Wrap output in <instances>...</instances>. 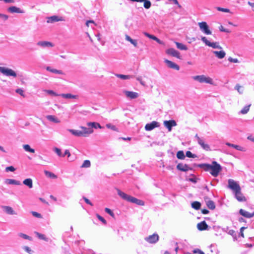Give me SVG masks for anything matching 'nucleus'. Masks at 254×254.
I'll use <instances>...</instances> for the list:
<instances>
[{
    "label": "nucleus",
    "mask_w": 254,
    "mask_h": 254,
    "mask_svg": "<svg viewBox=\"0 0 254 254\" xmlns=\"http://www.w3.org/2000/svg\"><path fill=\"white\" fill-rule=\"evenodd\" d=\"M228 188L235 193L236 199L240 202L246 201L247 199L241 192L240 185L234 180L229 179L228 180Z\"/></svg>",
    "instance_id": "f257e3e1"
},
{
    "label": "nucleus",
    "mask_w": 254,
    "mask_h": 254,
    "mask_svg": "<svg viewBox=\"0 0 254 254\" xmlns=\"http://www.w3.org/2000/svg\"><path fill=\"white\" fill-rule=\"evenodd\" d=\"M199 167L205 171L209 172L214 177L218 176L222 170L221 166L216 161H213L211 164H201L199 165Z\"/></svg>",
    "instance_id": "f03ea898"
},
{
    "label": "nucleus",
    "mask_w": 254,
    "mask_h": 254,
    "mask_svg": "<svg viewBox=\"0 0 254 254\" xmlns=\"http://www.w3.org/2000/svg\"><path fill=\"white\" fill-rule=\"evenodd\" d=\"M117 192L118 195L120 196L124 200H126L128 202L135 203L139 205L143 206L144 205V202L143 201L138 199L131 195H128L125 193V192L122 191L120 190H117Z\"/></svg>",
    "instance_id": "7ed1b4c3"
},
{
    "label": "nucleus",
    "mask_w": 254,
    "mask_h": 254,
    "mask_svg": "<svg viewBox=\"0 0 254 254\" xmlns=\"http://www.w3.org/2000/svg\"><path fill=\"white\" fill-rule=\"evenodd\" d=\"M194 80L198 81L200 83H206L210 84H213V80L211 78L208 76H206L204 75H196L192 77Z\"/></svg>",
    "instance_id": "20e7f679"
},
{
    "label": "nucleus",
    "mask_w": 254,
    "mask_h": 254,
    "mask_svg": "<svg viewBox=\"0 0 254 254\" xmlns=\"http://www.w3.org/2000/svg\"><path fill=\"white\" fill-rule=\"evenodd\" d=\"M198 26L201 31L206 35H211L212 32L209 28V27L206 22H201L198 23Z\"/></svg>",
    "instance_id": "39448f33"
},
{
    "label": "nucleus",
    "mask_w": 254,
    "mask_h": 254,
    "mask_svg": "<svg viewBox=\"0 0 254 254\" xmlns=\"http://www.w3.org/2000/svg\"><path fill=\"white\" fill-rule=\"evenodd\" d=\"M0 72L6 76H16V74L14 71L5 67L0 66Z\"/></svg>",
    "instance_id": "423d86ee"
},
{
    "label": "nucleus",
    "mask_w": 254,
    "mask_h": 254,
    "mask_svg": "<svg viewBox=\"0 0 254 254\" xmlns=\"http://www.w3.org/2000/svg\"><path fill=\"white\" fill-rule=\"evenodd\" d=\"M195 137L196 138L198 143L201 146V147L205 150L206 151H210V147L209 145L206 143L204 140L199 137L197 134L195 135Z\"/></svg>",
    "instance_id": "0eeeda50"
},
{
    "label": "nucleus",
    "mask_w": 254,
    "mask_h": 254,
    "mask_svg": "<svg viewBox=\"0 0 254 254\" xmlns=\"http://www.w3.org/2000/svg\"><path fill=\"white\" fill-rule=\"evenodd\" d=\"M201 40L206 45L212 47L213 48H218L221 49L222 47L218 45V43L209 42L205 37H202Z\"/></svg>",
    "instance_id": "6e6552de"
},
{
    "label": "nucleus",
    "mask_w": 254,
    "mask_h": 254,
    "mask_svg": "<svg viewBox=\"0 0 254 254\" xmlns=\"http://www.w3.org/2000/svg\"><path fill=\"white\" fill-rule=\"evenodd\" d=\"M239 213L243 216L247 218H251L254 216V210L251 208V211H247L243 209H240Z\"/></svg>",
    "instance_id": "1a4fd4ad"
},
{
    "label": "nucleus",
    "mask_w": 254,
    "mask_h": 254,
    "mask_svg": "<svg viewBox=\"0 0 254 254\" xmlns=\"http://www.w3.org/2000/svg\"><path fill=\"white\" fill-rule=\"evenodd\" d=\"M159 240V236L157 234H153L145 238V240L150 244H154Z\"/></svg>",
    "instance_id": "9d476101"
},
{
    "label": "nucleus",
    "mask_w": 254,
    "mask_h": 254,
    "mask_svg": "<svg viewBox=\"0 0 254 254\" xmlns=\"http://www.w3.org/2000/svg\"><path fill=\"white\" fill-rule=\"evenodd\" d=\"M163 125L168 129L169 131H171L172 130V127L177 126V123L175 120H171L164 121Z\"/></svg>",
    "instance_id": "9b49d317"
},
{
    "label": "nucleus",
    "mask_w": 254,
    "mask_h": 254,
    "mask_svg": "<svg viewBox=\"0 0 254 254\" xmlns=\"http://www.w3.org/2000/svg\"><path fill=\"white\" fill-rule=\"evenodd\" d=\"M160 126L159 123L156 121H153L151 123L147 124L145 126L146 130L150 131L153 129L155 127H158Z\"/></svg>",
    "instance_id": "f8f14e48"
},
{
    "label": "nucleus",
    "mask_w": 254,
    "mask_h": 254,
    "mask_svg": "<svg viewBox=\"0 0 254 254\" xmlns=\"http://www.w3.org/2000/svg\"><path fill=\"white\" fill-rule=\"evenodd\" d=\"M166 53L168 55H171L173 57H176L178 59H180L181 57L180 53L173 48H170L166 51Z\"/></svg>",
    "instance_id": "ddd939ff"
},
{
    "label": "nucleus",
    "mask_w": 254,
    "mask_h": 254,
    "mask_svg": "<svg viewBox=\"0 0 254 254\" xmlns=\"http://www.w3.org/2000/svg\"><path fill=\"white\" fill-rule=\"evenodd\" d=\"M124 92L126 95V97L130 99L137 98L139 96L138 93L135 92L125 91Z\"/></svg>",
    "instance_id": "4468645a"
},
{
    "label": "nucleus",
    "mask_w": 254,
    "mask_h": 254,
    "mask_svg": "<svg viewBox=\"0 0 254 254\" xmlns=\"http://www.w3.org/2000/svg\"><path fill=\"white\" fill-rule=\"evenodd\" d=\"M63 19L62 17H59L57 15H53L47 18V22L48 23H52L55 22L63 21Z\"/></svg>",
    "instance_id": "2eb2a0df"
},
{
    "label": "nucleus",
    "mask_w": 254,
    "mask_h": 254,
    "mask_svg": "<svg viewBox=\"0 0 254 254\" xmlns=\"http://www.w3.org/2000/svg\"><path fill=\"white\" fill-rule=\"evenodd\" d=\"M177 168L182 171L186 172L189 170H191L192 169L187 164H183L179 163L177 166Z\"/></svg>",
    "instance_id": "dca6fc26"
},
{
    "label": "nucleus",
    "mask_w": 254,
    "mask_h": 254,
    "mask_svg": "<svg viewBox=\"0 0 254 254\" xmlns=\"http://www.w3.org/2000/svg\"><path fill=\"white\" fill-rule=\"evenodd\" d=\"M204 198L206 201L207 206L209 209L213 210L215 208V204L212 200H209L207 196L204 197Z\"/></svg>",
    "instance_id": "f3484780"
},
{
    "label": "nucleus",
    "mask_w": 254,
    "mask_h": 254,
    "mask_svg": "<svg viewBox=\"0 0 254 254\" xmlns=\"http://www.w3.org/2000/svg\"><path fill=\"white\" fill-rule=\"evenodd\" d=\"M165 62L170 68H173L177 70H179V66L175 63L168 60H165Z\"/></svg>",
    "instance_id": "a211bd4d"
},
{
    "label": "nucleus",
    "mask_w": 254,
    "mask_h": 254,
    "mask_svg": "<svg viewBox=\"0 0 254 254\" xmlns=\"http://www.w3.org/2000/svg\"><path fill=\"white\" fill-rule=\"evenodd\" d=\"M208 226L205 221H203L197 224V228L199 231H204L208 229Z\"/></svg>",
    "instance_id": "6ab92c4d"
},
{
    "label": "nucleus",
    "mask_w": 254,
    "mask_h": 254,
    "mask_svg": "<svg viewBox=\"0 0 254 254\" xmlns=\"http://www.w3.org/2000/svg\"><path fill=\"white\" fill-rule=\"evenodd\" d=\"M7 11L10 13H23V10H21L20 8L17 7L15 6H12L8 8Z\"/></svg>",
    "instance_id": "aec40b11"
},
{
    "label": "nucleus",
    "mask_w": 254,
    "mask_h": 254,
    "mask_svg": "<svg viewBox=\"0 0 254 254\" xmlns=\"http://www.w3.org/2000/svg\"><path fill=\"white\" fill-rule=\"evenodd\" d=\"M81 128L82 129L81 131L83 134V136H86L87 134H91L93 132V129L91 128H88L86 127H81Z\"/></svg>",
    "instance_id": "412c9836"
},
{
    "label": "nucleus",
    "mask_w": 254,
    "mask_h": 254,
    "mask_svg": "<svg viewBox=\"0 0 254 254\" xmlns=\"http://www.w3.org/2000/svg\"><path fill=\"white\" fill-rule=\"evenodd\" d=\"M213 53L219 59H223L226 55V53L223 51H214Z\"/></svg>",
    "instance_id": "4be33fe9"
},
{
    "label": "nucleus",
    "mask_w": 254,
    "mask_h": 254,
    "mask_svg": "<svg viewBox=\"0 0 254 254\" xmlns=\"http://www.w3.org/2000/svg\"><path fill=\"white\" fill-rule=\"evenodd\" d=\"M46 118L49 121L55 123H59L60 121L56 118L55 116L53 115H48L46 116Z\"/></svg>",
    "instance_id": "5701e85b"
},
{
    "label": "nucleus",
    "mask_w": 254,
    "mask_h": 254,
    "mask_svg": "<svg viewBox=\"0 0 254 254\" xmlns=\"http://www.w3.org/2000/svg\"><path fill=\"white\" fill-rule=\"evenodd\" d=\"M69 131L74 135L77 136H83V134L82 133L81 130H74V129H69Z\"/></svg>",
    "instance_id": "b1692460"
},
{
    "label": "nucleus",
    "mask_w": 254,
    "mask_h": 254,
    "mask_svg": "<svg viewBox=\"0 0 254 254\" xmlns=\"http://www.w3.org/2000/svg\"><path fill=\"white\" fill-rule=\"evenodd\" d=\"M24 185L28 186L29 188L33 187V182L31 179H26L23 182Z\"/></svg>",
    "instance_id": "393cba45"
},
{
    "label": "nucleus",
    "mask_w": 254,
    "mask_h": 254,
    "mask_svg": "<svg viewBox=\"0 0 254 254\" xmlns=\"http://www.w3.org/2000/svg\"><path fill=\"white\" fill-rule=\"evenodd\" d=\"M38 45L42 47H53L52 43L47 41H41L38 43Z\"/></svg>",
    "instance_id": "a878e982"
},
{
    "label": "nucleus",
    "mask_w": 254,
    "mask_h": 254,
    "mask_svg": "<svg viewBox=\"0 0 254 254\" xmlns=\"http://www.w3.org/2000/svg\"><path fill=\"white\" fill-rule=\"evenodd\" d=\"M126 39L131 43L134 47H136L137 46V42L136 40L132 39L128 35H126Z\"/></svg>",
    "instance_id": "bb28decb"
},
{
    "label": "nucleus",
    "mask_w": 254,
    "mask_h": 254,
    "mask_svg": "<svg viewBox=\"0 0 254 254\" xmlns=\"http://www.w3.org/2000/svg\"><path fill=\"white\" fill-rule=\"evenodd\" d=\"M46 69L51 72H53V73H57V74H63V72L62 70H57L56 69H54V68H51V67L50 66H47L46 67Z\"/></svg>",
    "instance_id": "cd10ccee"
},
{
    "label": "nucleus",
    "mask_w": 254,
    "mask_h": 254,
    "mask_svg": "<svg viewBox=\"0 0 254 254\" xmlns=\"http://www.w3.org/2000/svg\"><path fill=\"white\" fill-rule=\"evenodd\" d=\"M87 125L89 127H94V128H102V127L100 126V125L98 123H96V122H90V123H88L87 124Z\"/></svg>",
    "instance_id": "c85d7f7f"
},
{
    "label": "nucleus",
    "mask_w": 254,
    "mask_h": 254,
    "mask_svg": "<svg viewBox=\"0 0 254 254\" xmlns=\"http://www.w3.org/2000/svg\"><path fill=\"white\" fill-rule=\"evenodd\" d=\"M191 205V207L194 209L198 210L200 208L201 204L199 202L195 201L192 202Z\"/></svg>",
    "instance_id": "c756f323"
},
{
    "label": "nucleus",
    "mask_w": 254,
    "mask_h": 254,
    "mask_svg": "<svg viewBox=\"0 0 254 254\" xmlns=\"http://www.w3.org/2000/svg\"><path fill=\"white\" fill-rule=\"evenodd\" d=\"M44 173L49 178L52 179H56L57 178V176L51 172L45 170L44 171Z\"/></svg>",
    "instance_id": "7c9ffc66"
},
{
    "label": "nucleus",
    "mask_w": 254,
    "mask_h": 254,
    "mask_svg": "<svg viewBox=\"0 0 254 254\" xmlns=\"http://www.w3.org/2000/svg\"><path fill=\"white\" fill-rule=\"evenodd\" d=\"M4 210L5 212L9 214H15V212L13 210L12 208L10 206H5L3 207Z\"/></svg>",
    "instance_id": "2f4dec72"
},
{
    "label": "nucleus",
    "mask_w": 254,
    "mask_h": 254,
    "mask_svg": "<svg viewBox=\"0 0 254 254\" xmlns=\"http://www.w3.org/2000/svg\"><path fill=\"white\" fill-rule=\"evenodd\" d=\"M251 106V104H250L248 106H246L241 110L240 113L243 115L246 114L249 111Z\"/></svg>",
    "instance_id": "473e14b6"
},
{
    "label": "nucleus",
    "mask_w": 254,
    "mask_h": 254,
    "mask_svg": "<svg viewBox=\"0 0 254 254\" xmlns=\"http://www.w3.org/2000/svg\"><path fill=\"white\" fill-rule=\"evenodd\" d=\"M6 182L8 184H12L16 185H20L21 184L20 182L17 181L13 179H7L6 180Z\"/></svg>",
    "instance_id": "72a5a7b5"
},
{
    "label": "nucleus",
    "mask_w": 254,
    "mask_h": 254,
    "mask_svg": "<svg viewBox=\"0 0 254 254\" xmlns=\"http://www.w3.org/2000/svg\"><path fill=\"white\" fill-rule=\"evenodd\" d=\"M176 45L177 46V47L181 50H187L188 49L186 46L183 44L182 43H180L179 42H176Z\"/></svg>",
    "instance_id": "f704fd0d"
},
{
    "label": "nucleus",
    "mask_w": 254,
    "mask_h": 254,
    "mask_svg": "<svg viewBox=\"0 0 254 254\" xmlns=\"http://www.w3.org/2000/svg\"><path fill=\"white\" fill-rule=\"evenodd\" d=\"M23 147L25 150L27 152H29L32 153H34L35 152L34 149L31 148L30 145L28 144H25L23 146Z\"/></svg>",
    "instance_id": "c9c22d12"
},
{
    "label": "nucleus",
    "mask_w": 254,
    "mask_h": 254,
    "mask_svg": "<svg viewBox=\"0 0 254 254\" xmlns=\"http://www.w3.org/2000/svg\"><path fill=\"white\" fill-rule=\"evenodd\" d=\"M177 157L179 159H181V160L184 159L185 158V156L183 151H182V150L179 151L177 153Z\"/></svg>",
    "instance_id": "e433bc0d"
},
{
    "label": "nucleus",
    "mask_w": 254,
    "mask_h": 254,
    "mask_svg": "<svg viewBox=\"0 0 254 254\" xmlns=\"http://www.w3.org/2000/svg\"><path fill=\"white\" fill-rule=\"evenodd\" d=\"M61 96L65 98H76V96L73 95L70 93L62 94Z\"/></svg>",
    "instance_id": "4c0bfd02"
},
{
    "label": "nucleus",
    "mask_w": 254,
    "mask_h": 254,
    "mask_svg": "<svg viewBox=\"0 0 254 254\" xmlns=\"http://www.w3.org/2000/svg\"><path fill=\"white\" fill-rule=\"evenodd\" d=\"M90 165V161L88 160H86L83 162V164L81 166V168H88Z\"/></svg>",
    "instance_id": "58836bf2"
},
{
    "label": "nucleus",
    "mask_w": 254,
    "mask_h": 254,
    "mask_svg": "<svg viewBox=\"0 0 254 254\" xmlns=\"http://www.w3.org/2000/svg\"><path fill=\"white\" fill-rule=\"evenodd\" d=\"M106 127L108 128H110L114 131H118V128L116 127L115 126L111 124H108L106 125Z\"/></svg>",
    "instance_id": "ea45409f"
},
{
    "label": "nucleus",
    "mask_w": 254,
    "mask_h": 254,
    "mask_svg": "<svg viewBox=\"0 0 254 254\" xmlns=\"http://www.w3.org/2000/svg\"><path fill=\"white\" fill-rule=\"evenodd\" d=\"M151 5V3L149 0H145L144 1L143 6L145 8H146V9L149 8L150 7Z\"/></svg>",
    "instance_id": "a19ab883"
},
{
    "label": "nucleus",
    "mask_w": 254,
    "mask_h": 254,
    "mask_svg": "<svg viewBox=\"0 0 254 254\" xmlns=\"http://www.w3.org/2000/svg\"><path fill=\"white\" fill-rule=\"evenodd\" d=\"M226 144L229 146H232L238 150H242V148L239 145L231 144L230 143H227Z\"/></svg>",
    "instance_id": "79ce46f5"
},
{
    "label": "nucleus",
    "mask_w": 254,
    "mask_h": 254,
    "mask_svg": "<svg viewBox=\"0 0 254 254\" xmlns=\"http://www.w3.org/2000/svg\"><path fill=\"white\" fill-rule=\"evenodd\" d=\"M144 35H145L146 37H148L149 38L153 39L155 41L157 40L156 39H157V38L156 36H155L153 35H151L147 32H144Z\"/></svg>",
    "instance_id": "37998d69"
},
{
    "label": "nucleus",
    "mask_w": 254,
    "mask_h": 254,
    "mask_svg": "<svg viewBox=\"0 0 254 254\" xmlns=\"http://www.w3.org/2000/svg\"><path fill=\"white\" fill-rule=\"evenodd\" d=\"M105 211L106 212L108 213L110 216H111L113 218H115V214L110 209L108 208H105Z\"/></svg>",
    "instance_id": "c03bdc74"
},
{
    "label": "nucleus",
    "mask_w": 254,
    "mask_h": 254,
    "mask_svg": "<svg viewBox=\"0 0 254 254\" xmlns=\"http://www.w3.org/2000/svg\"><path fill=\"white\" fill-rule=\"evenodd\" d=\"M235 89L241 94L243 92V87L239 84H237L236 85Z\"/></svg>",
    "instance_id": "a18cd8bd"
},
{
    "label": "nucleus",
    "mask_w": 254,
    "mask_h": 254,
    "mask_svg": "<svg viewBox=\"0 0 254 254\" xmlns=\"http://www.w3.org/2000/svg\"><path fill=\"white\" fill-rule=\"evenodd\" d=\"M35 234L39 239L44 240H47V238L44 235L40 234L38 232H35Z\"/></svg>",
    "instance_id": "49530a36"
},
{
    "label": "nucleus",
    "mask_w": 254,
    "mask_h": 254,
    "mask_svg": "<svg viewBox=\"0 0 254 254\" xmlns=\"http://www.w3.org/2000/svg\"><path fill=\"white\" fill-rule=\"evenodd\" d=\"M19 236H20L21 237L25 239H27V240H29L30 241H31L32 240V238L31 237L28 236V235H26V234H23V233H20L19 234Z\"/></svg>",
    "instance_id": "de8ad7c7"
},
{
    "label": "nucleus",
    "mask_w": 254,
    "mask_h": 254,
    "mask_svg": "<svg viewBox=\"0 0 254 254\" xmlns=\"http://www.w3.org/2000/svg\"><path fill=\"white\" fill-rule=\"evenodd\" d=\"M117 76L122 79H127L130 78V77L129 75H126L123 74H117Z\"/></svg>",
    "instance_id": "09e8293b"
},
{
    "label": "nucleus",
    "mask_w": 254,
    "mask_h": 254,
    "mask_svg": "<svg viewBox=\"0 0 254 254\" xmlns=\"http://www.w3.org/2000/svg\"><path fill=\"white\" fill-rule=\"evenodd\" d=\"M55 152L58 154V155L60 157H63V155L62 154L61 150L57 147H55L54 148Z\"/></svg>",
    "instance_id": "8fccbe9b"
},
{
    "label": "nucleus",
    "mask_w": 254,
    "mask_h": 254,
    "mask_svg": "<svg viewBox=\"0 0 254 254\" xmlns=\"http://www.w3.org/2000/svg\"><path fill=\"white\" fill-rule=\"evenodd\" d=\"M96 216L98 218V219L100 220L101 222H102L104 224H107V221L103 217H102L98 214H96Z\"/></svg>",
    "instance_id": "3c124183"
},
{
    "label": "nucleus",
    "mask_w": 254,
    "mask_h": 254,
    "mask_svg": "<svg viewBox=\"0 0 254 254\" xmlns=\"http://www.w3.org/2000/svg\"><path fill=\"white\" fill-rule=\"evenodd\" d=\"M31 213L33 215V216L35 217H37V218H41L42 217L41 214L39 213H38V212H37L32 211Z\"/></svg>",
    "instance_id": "603ef678"
},
{
    "label": "nucleus",
    "mask_w": 254,
    "mask_h": 254,
    "mask_svg": "<svg viewBox=\"0 0 254 254\" xmlns=\"http://www.w3.org/2000/svg\"><path fill=\"white\" fill-rule=\"evenodd\" d=\"M186 156L188 157H189V158H195L196 157V155L192 154L190 151H187L186 152Z\"/></svg>",
    "instance_id": "864d4df0"
},
{
    "label": "nucleus",
    "mask_w": 254,
    "mask_h": 254,
    "mask_svg": "<svg viewBox=\"0 0 254 254\" xmlns=\"http://www.w3.org/2000/svg\"><path fill=\"white\" fill-rule=\"evenodd\" d=\"M217 9L218 11H222V12H230V10L229 9H228V8H222V7H217Z\"/></svg>",
    "instance_id": "5fc2aeb1"
},
{
    "label": "nucleus",
    "mask_w": 254,
    "mask_h": 254,
    "mask_svg": "<svg viewBox=\"0 0 254 254\" xmlns=\"http://www.w3.org/2000/svg\"><path fill=\"white\" fill-rule=\"evenodd\" d=\"M219 30L222 32H224L226 33H230V31L227 29H225L222 25H220L219 27Z\"/></svg>",
    "instance_id": "6e6d98bb"
},
{
    "label": "nucleus",
    "mask_w": 254,
    "mask_h": 254,
    "mask_svg": "<svg viewBox=\"0 0 254 254\" xmlns=\"http://www.w3.org/2000/svg\"><path fill=\"white\" fill-rule=\"evenodd\" d=\"M15 170V169L12 166L6 167L5 171L6 172L11 171L13 172Z\"/></svg>",
    "instance_id": "4d7b16f0"
},
{
    "label": "nucleus",
    "mask_w": 254,
    "mask_h": 254,
    "mask_svg": "<svg viewBox=\"0 0 254 254\" xmlns=\"http://www.w3.org/2000/svg\"><path fill=\"white\" fill-rule=\"evenodd\" d=\"M228 233H229V234L232 236L235 239H236V234L235 231H234L233 230H230L229 231Z\"/></svg>",
    "instance_id": "13d9d810"
},
{
    "label": "nucleus",
    "mask_w": 254,
    "mask_h": 254,
    "mask_svg": "<svg viewBox=\"0 0 254 254\" xmlns=\"http://www.w3.org/2000/svg\"><path fill=\"white\" fill-rule=\"evenodd\" d=\"M228 61L230 62L234 63H237L239 62V61L237 59H233L232 57H229L228 58Z\"/></svg>",
    "instance_id": "bf43d9fd"
},
{
    "label": "nucleus",
    "mask_w": 254,
    "mask_h": 254,
    "mask_svg": "<svg viewBox=\"0 0 254 254\" xmlns=\"http://www.w3.org/2000/svg\"><path fill=\"white\" fill-rule=\"evenodd\" d=\"M16 92L18 93V94H19L22 96L25 97V95H24V93H23V91L21 89L19 88V89H16Z\"/></svg>",
    "instance_id": "052dcab7"
},
{
    "label": "nucleus",
    "mask_w": 254,
    "mask_h": 254,
    "mask_svg": "<svg viewBox=\"0 0 254 254\" xmlns=\"http://www.w3.org/2000/svg\"><path fill=\"white\" fill-rule=\"evenodd\" d=\"M83 199L84 200L85 202L87 204H89L91 206H93V205L92 203L87 198H86V197L83 196Z\"/></svg>",
    "instance_id": "680f3d73"
},
{
    "label": "nucleus",
    "mask_w": 254,
    "mask_h": 254,
    "mask_svg": "<svg viewBox=\"0 0 254 254\" xmlns=\"http://www.w3.org/2000/svg\"><path fill=\"white\" fill-rule=\"evenodd\" d=\"M193 253L194 254H205L204 253V252H203L202 251H201L199 249H195L193 250Z\"/></svg>",
    "instance_id": "e2e57ef3"
},
{
    "label": "nucleus",
    "mask_w": 254,
    "mask_h": 254,
    "mask_svg": "<svg viewBox=\"0 0 254 254\" xmlns=\"http://www.w3.org/2000/svg\"><path fill=\"white\" fill-rule=\"evenodd\" d=\"M0 17L4 20H6L8 19V16L7 15L0 13Z\"/></svg>",
    "instance_id": "0e129e2a"
},
{
    "label": "nucleus",
    "mask_w": 254,
    "mask_h": 254,
    "mask_svg": "<svg viewBox=\"0 0 254 254\" xmlns=\"http://www.w3.org/2000/svg\"><path fill=\"white\" fill-rule=\"evenodd\" d=\"M246 228L245 227H242L240 229V235H241V237H242L243 238L244 237V230L246 229Z\"/></svg>",
    "instance_id": "69168bd1"
},
{
    "label": "nucleus",
    "mask_w": 254,
    "mask_h": 254,
    "mask_svg": "<svg viewBox=\"0 0 254 254\" xmlns=\"http://www.w3.org/2000/svg\"><path fill=\"white\" fill-rule=\"evenodd\" d=\"M23 249L28 253L31 254V250L30 248L27 246H24L23 247Z\"/></svg>",
    "instance_id": "338daca9"
},
{
    "label": "nucleus",
    "mask_w": 254,
    "mask_h": 254,
    "mask_svg": "<svg viewBox=\"0 0 254 254\" xmlns=\"http://www.w3.org/2000/svg\"><path fill=\"white\" fill-rule=\"evenodd\" d=\"M65 155H67L68 157H69L70 156V153L68 150H65L64 153L63 155V157H64Z\"/></svg>",
    "instance_id": "774afa93"
}]
</instances>
